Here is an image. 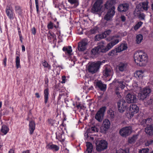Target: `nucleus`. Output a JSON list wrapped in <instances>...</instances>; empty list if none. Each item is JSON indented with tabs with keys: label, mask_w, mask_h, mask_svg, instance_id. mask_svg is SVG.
Instances as JSON below:
<instances>
[{
	"label": "nucleus",
	"mask_w": 153,
	"mask_h": 153,
	"mask_svg": "<svg viewBox=\"0 0 153 153\" xmlns=\"http://www.w3.org/2000/svg\"><path fill=\"white\" fill-rule=\"evenodd\" d=\"M137 135H134L131 137L129 138L128 142L131 144L134 143L137 139Z\"/></svg>",
	"instance_id": "nucleus-31"
},
{
	"label": "nucleus",
	"mask_w": 153,
	"mask_h": 153,
	"mask_svg": "<svg viewBox=\"0 0 153 153\" xmlns=\"http://www.w3.org/2000/svg\"><path fill=\"white\" fill-rule=\"evenodd\" d=\"M111 30H108L105 31L104 32L102 33L104 38H105L107 36L110 35L111 32Z\"/></svg>",
	"instance_id": "nucleus-41"
},
{
	"label": "nucleus",
	"mask_w": 153,
	"mask_h": 153,
	"mask_svg": "<svg viewBox=\"0 0 153 153\" xmlns=\"http://www.w3.org/2000/svg\"><path fill=\"white\" fill-rule=\"evenodd\" d=\"M54 120H53L51 119H49L48 120L49 123L51 124L52 126H53V124L54 123Z\"/></svg>",
	"instance_id": "nucleus-54"
},
{
	"label": "nucleus",
	"mask_w": 153,
	"mask_h": 153,
	"mask_svg": "<svg viewBox=\"0 0 153 153\" xmlns=\"http://www.w3.org/2000/svg\"><path fill=\"white\" fill-rule=\"evenodd\" d=\"M35 122L33 121H30L29 122V130L30 133V134H32L35 129Z\"/></svg>",
	"instance_id": "nucleus-18"
},
{
	"label": "nucleus",
	"mask_w": 153,
	"mask_h": 153,
	"mask_svg": "<svg viewBox=\"0 0 153 153\" xmlns=\"http://www.w3.org/2000/svg\"><path fill=\"white\" fill-rule=\"evenodd\" d=\"M137 16L141 20H143L144 19L145 16L143 13H140Z\"/></svg>",
	"instance_id": "nucleus-52"
},
{
	"label": "nucleus",
	"mask_w": 153,
	"mask_h": 153,
	"mask_svg": "<svg viewBox=\"0 0 153 153\" xmlns=\"http://www.w3.org/2000/svg\"><path fill=\"white\" fill-rule=\"evenodd\" d=\"M115 0H108L105 5V8L108 9L104 19L107 21L110 20L115 14Z\"/></svg>",
	"instance_id": "nucleus-2"
},
{
	"label": "nucleus",
	"mask_w": 153,
	"mask_h": 153,
	"mask_svg": "<svg viewBox=\"0 0 153 153\" xmlns=\"http://www.w3.org/2000/svg\"><path fill=\"white\" fill-rule=\"evenodd\" d=\"M132 130V128L130 126L124 127L120 130L119 133L121 136L126 137L130 135Z\"/></svg>",
	"instance_id": "nucleus-8"
},
{
	"label": "nucleus",
	"mask_w": 153,
	"mask_h": 153,
	"mask_svg": "<svg viewBox=\"0 0 153 153\" xmlns=\"http://www.w3.org/2000/svg\"><path fill=\"white\" fill-rule=\"evenodd\" d=\"M117 83L118 84V86L120 87L121 89H124L125 87V83L123 80L120 81H117Z\"/></svg>",
	"instance_id": "nucleus-34"
},
{
	"label": "nucleus",
	"mask_w": 153,
	"mask_h": 153,
	"mask_svg": "<svg viewBox=\"0 0 153 153\" xmlns=\"http://www.w3.org/2000/svg\"><path fill=\"white\" fill-rule=\"evenodd\" d=\"M6 61H7V58L6 57H5V58L3 60V63L4 64V66L5 67L6 66Z\"/></svg>",
	"instance_id": "nucleus-58"
},
{
	"label": "nucleus",
	"mask_w": 153,
	"mask_h": 153,
	"mask_svg": "<svg viewBox=\"0 0 153 153\" xmlns=\"http://www.w3.org/2000/svg\"><path fill=\"white\" fill-rule=\"evenodd\" d=\"M31 30L32 33L33 35H35L36 34V30L35 28L34 27H33L32 29Z\"/></svg>",
	"instance_id": "nucleus-55"
},
{
	"label": "nucleus",
	"mask_w": 153,
	"mask_h": 153,
	"mask_svg": "<svg viewBox=\"0 0 153 153\" xmlns=\"http://www.w3.org/2000/svg\"><path fill=\"white\" fill-rule=\"evenodd\" d=\"M141 4L142 8L145 10H147L148 8V2H144L142 3H140Z\"/></svg>",
	"instance_id": "nucleus-38"
},
{
	"label": "nucleus",
	"mask_w": 153,
	"mask_h": 153,
	"mask_svg": "<svg viewBox=\"0 0 153 153\" xmlns=\"http://www.w3.org/2000/svg\"><path fill=\"white\" fill-rule=\"evenodd\" d=\"M103 75L107 77L112 75L113 71L112 69L109 67H106L103 72Z\"/></svg>",
	"instance_id": "nucleus-16"
},
{
	"label": "nucleus",
	"mask_w": 153,
	"mask_h": 153,
	"mask_svg": "<svg viewBox=\"0 0 153 153\" xmlns=\"http://www.w3.org/2000/svg\"><path fill=\"white\" fill-rule=\"evenodd\" d=\"M129 8L128 4L125 3L120 4L118 7L117 9L118 11L120 12H124L127 11Z\"/></svg>",
	"instance_id": "nucleus-14"
},
{
	"label": "nucleus",
	"mask_w": 153,
	"mask_h": 153,
	"mask_svg": "<svg viewBox=\"0 0 153 153\" xmlns=\"http://www.w3.org/2000/svg\"><path fill=\"white\" fill-rule=\"evenodd\" d=\"M42 65L45 67L48 68L49 69H51V66L46 61H45L44 62H43L42 63Z\"/></svg>",
	"instance_id": "nucleus-45"
},
{
	"label": "nucleus",
	"mask_w": 153,
	"mask_h": 153,
	"mask_svg": "<svg viewBox=\"0 0 153 153\" xmlns=\"http://www.w3.org/2000/svg\"><path fill=\"white\" fill-rule=\"evenodd\" d=\"M47 27L48 29H52L53 27V23L50 22L48 24Z\"/></svg>",
	"instance_id": "nucleus-47"
},
{
	"label": "nucleus",
	"mask_w": 153,
	"mask_h": 153,
	"mask_svg": "<svg viewBox=\"0 0 153 153\" xmlns=\"http://www.w3.org/2000/svg\"><path fill=\"white\" fill-rule=\"evenodd\" d=\"M98 129L95 126L92 127L91 128L88 129L87 132L93 133L94 132H98Z\"/></svg>",
	"instance_id": "nucleus-37"
},
{
	"label": "nucleus",
	"mask_w": 153,
	"mask_h": 153,
	"mask_svg": "<svg viewBox=\"0 0 153 153\" xmlns=\"http://www.w3.org/2000/svg\"><path fill=\"white\" fill-rule=\"evenodd\" d=\"M19 37H20V40L21 42L22 43V39H23V38H22V35L21 34H19Z\"/></svg>",
	"instance_id": "nucleus-62"
},
{
	"label": "nucleus",
	"mask_w": 153,
	"mask_h": 153,
	"mask_svg": "<svg viewBox=\"0 0 153 153\" xmlns=\"http://www.w3.org/2000/svg\"><path fill=\"white\" fill-rule=\"evenodd\" d=\"M105 44L104 41H101L98 44L97 47L93 49L91 52L92 54L96 55H98L100 52L105 53L107 50L105 46Z\"/></svg>",
	"instance_id": "nucleus-4"
},
{
	"label": "nucleus",
	"mask_w": 153,
	"mask_h": 153,
	"mask_svg": "<svg viewBox=\"0 0 153 153\" xmlns=\"http://www.w3.org/2000/svg\"><path fill=\"white\" fill-rule=\"evenodd\" d=\"M108 144V143L105 140H98L96 143V149L99 152L103 151L107 148Z\"/></svg>",
	"instance_id": "nucleus-6"
},
{
	"label": "nucleus",
	"mask_w": 153,
	"mask_h": 153,
	"mask_svg": "<svg viewBox=\"0 0 153 153\" xmlns=\"http://www.w3.org/2000/svg\"><path fill=\"white\" fill-rule=\"evenodd\" d=\"M102 62L98 61L91 63L88 66L89 72L93 74L96 73L99 70Z\"/></svg>",
	"instance_id": "nucleus-3"
},
{
	"label": "nucleus",
	"mask_w": 153,
	"mask_h": 153,
	"mask_svg": "<svg viewBox=\"0 0 153 153\" xmlns=\"http://www.w3.org/2000/svg\"><path fill=\"white\" fill-rule=\"evenodd\" d=\"M143 76V72L142 70L137 71L134 74V76L137 78H142Z\"/></svg>",
	"instance_id": "nucleus-26"
},
{
	"label": "nucleus",
	"mask_w": 153,
	"mask_h": 153,
	"mask_svg": "<svg viewBox=\"0 0 153 153\" xmlns=\"http://www.w3.org/2000/svg\"><path fill=\"white\" fill-rule=\"evenodd\" d=\"M66 78V77L65 76H62V83H64L65 82V79Z\"/></svg>",
	"instance_id": "nucleus-57"
},
{
	"label": "nucleus",
	"mask_w": 153,
	"mask_h": 153,
	"mask_svg": "<svg viewBox=\"0 0 153 153\" xmlns=\"http://www.w3.org/2000/svg\"><path fill=\"white\" fill-rule=\"evenodd\" d=\"M109 114L110 116V117L111 120H113L114 117V115L113 111H111L109 113Z\"/></svg>",
	"instance_id": "nucleus-46"
},
{
	"label": "nucleus",
	"mask_w": 153,
	"mask_h": 153,
	"mask_svg": "<svg viewBox=\"0 0 153 153\" xmlns=\"http://www.w3.org/2000/svg\"><path fill=\"white\" fill-rule=\"evenodd\" d=\"M142 92L147 97H148L149 96V94L151 92V89L149 88L146 87L144 88Z\"/></svg>",
	"instance_id": "nucleus-29"
},
{
	"label": "nucleus",
	"mask_w": 153,
	"mask_h": 153,
	"mask_svg": "<svg viewBox=\"0 0 153 153\" xmlns=\"http://www.w3.org/2000/svg\"><path fill=\"white\" fill-rule=\"evenodd\" d=\"M126 98V102L128 103L136 102L137 101L136 95L133 93H128Z\"/></svg>",
	"instance_id": "nucleus-10"
},
{
	"label": "nucleus",
	"mask_w": 153,
	"mask_h": 153,
	"mask_svg": "<svg viewBox=\"0 0 153 153\" xmlns=\"http://www.w3.org/2000/svg\"><path fill=\"white\" fill-rule=\"evenodd\" d=\"M9 128L8 127L5 125H3L2 127L1 131L4 134H6L8 131Z\"/></svg>",
	"instance_id": "nucleus-35"
},
{
	"label": "nucleus",
	"mask_w": 153,
	"mask_h": 153,
	"mask_svg": "<svg viewBox=\"0 0 153 153\" xmlns=\"http://www.w3.org/2000/svg\"><path fill=\"white\" fill-rule=\"evenodd\" d=\"M117 103L118 111L120 113L123 112L126 110L127 104L125 100L121 99Z\"/></svg>",
	"instance_id": "nucleus-11"
},
{
	"label": "nucleus",
	"mask_w": 153,
	"mask_h": 153,
	"mask_svg": "<svg viewBox=\"0 0 153 153\" xmlns=\"http://www.w3.org/2000/svg\"><path fill=\"white\" fill-rule=\"evenodd\" d=\"M62 50L66 53H67L69 55L72 52L71 47L70 46H69L68 47H64L63 48Z\"/></svg>",
	"instance_id": "nucleus-28"
},
{
	"label": "nucleus",
	"mask_w": 153,
	"mask_h": 153,
	"mask_svg": "<svg viewBox=\"0 0 153 153\" xmlns=\"http://www.w3.org/2000/svg\"><path fill=\"white\" fill-rule=\"evenodd\" d=\"M99 28L97 27H95L92 28L90 30V33L91 34H95L99 32Z\"/></svg>",
	"instance_id": "nucleus-33"
},
{
	"label": "nucleus",
	"mask_w": 153,
	"mask_h": 153,
	"mask_svg": "<svg viewBox=\"0 0 153 153\" xmlns=\"http://www.w3.org/2000/svg\"><path fill=\"white\" fill-rule=\"evenodd\" d=\"M106 107L103 106L100 108L96 114L95 118L99 122H101L103 119L104 113Z\"/></svg>",
	"instance_id": "nucleus-7"
},
{
	"label": "nucleus",
	"mask_w": 153,
	"mask_h": 153,
	"mask_svg": "<svg viewBox=\"0 0 153 153\" xmlns=\"http://www.w3.org/2000/svg\"><path fill=\"white\" fill-rule=\"evenodd\" d=\"M20 58L19 56H17L16 58V67L17 68H18L20 67Z\"/></svg>",
	"instance_id": "nucleus-40"
},
{
	"label": "nucleus",
	"mask_w": 153,
	"mask_h": 153,
	"mask_svg": "<svg viewBox=\"0 0 153 153\" xmlns=\"http://www.w3.org/2000/svg\"><path fill=\"white\" fill-rule=\"evenodd\" d=\"M104 38L102 34L97 35L95 36V39L96 41H99L100 39Z\"/></svg>",
	"instance_id": "nucleus-43"
},
{
	"label": "nucleus",
	"mask_w": 153,
	"mask_h": 153,
	"mask_svg": "<svg viewBox=\"0 0 153 153\" xmlns=\"http://www.w3.org/2000/svg\"><path fill=\"white\" fill-rule=\"evenodd\" d=\"M142 10L141 4H139L136 6V8L134 12V15L135 16H138L140 14L141 11Z\"/></svg>",
	"instance_id": "nucleus-19"
},
{
	"label": "nucleus",
	"mask_w": 153,
	"mask_h": 153,
	"mask_svg": "<svg viewBox=\"0 0 153 153\" xmlns=\"http://www.w3.org/2000/svg\"><path fill=\"white\" fill-rule=\"evenodd\" d=\"M134 59L137 65L141 66L145 65L148 60L146 54L142 51L136 52L134 54Z\"/></svg>",
	"instance_id": "nucleus-1"
},
{
	"label": "nucleus",
	"mask_w": 153,
	"mask_h": 153,
	"mask_svg": "<svg viewBox=\"0 0 153 153\" xmlns=\"http://www.w3.org/2000/svg\"><path fill=\"white\" fill-rule=\"evenodd\" d=\"M127 65L126 64L121 62L117 66V68L119 71L123 72L126 70Z\"/></svg>",
	"instance_id": "nucleus-21"
},
{
	"label": "nucleus",
	"mask_w": 153,
	"mask_h": 153,
	"mask_svg": "<svg viewBox=\"0 0 153 153\" xmlns=\"http://www.w3.org/2000/svg\"><path fill=\"white\" fill-rule=\"evenodd\" d=\"M118 50V52H120L122 51L126 50L127 48V44L125 43H122L120 44V46L117 48Z\"/></svg>",
	"instance_id": "nucleus-22"
},
{
	"label": "nucleus",
	"mask_w": 153,
	"mask_h": 153,
	"mask_svg": "<svg viewBox=\"0 0 153 153\" xmlns=\"http://www.w3.org/2000/svg\"><path fill=\"white\" fill-rule=\"evenodd\" d=\"M140 26H139L137 24H136L134 27V29L135 30H137L139 27Z\"/></svg>",
	"instance_id": "nucleus-59"
},
{
	"label": "nucleus",
	"mask_w": 153,
	"mask_h": 153,
	"mask_svg": "<svg viewBox=\"0 0 153 153\" xmlns=\"http://www.w3.org/2000/svg\"><path fill=\"white\" fill-rule=\"evenodd\" d=\"M68 2L71 4H74L76 6L78 5L79 2L78 0H68Z\"/></svg>",
	"instance_id": "nucleus-42"
},
{
	"label": "nucleus",
	"mask_w": 153,
	"mask_h": 153,
	"mask_svg": "<svg viewBox=\"0 0 153 153\" xmlns=\"http://www.w3.org/2000/svg\"><path fill=\"white\" fill-rule=\"evenodd\" d=\"M129 148H127L124 149H120L119 151L117 152V153H129Z\"/></svg>",
	"instance_id": "nucleus-36"
},
{
	"label": "nucleus",
	"mask_w": 153,
	"mask_h": 153,
	"mask_svg": "<svg viewBox=\"0 0 153 153\" xmlns=\"http://www.w3.org/2000/svg\"><path fill=\"white\" fill-rule=\"evenodd\" d=\"M149 151L148 148L142 149L139 150V153H148Z\"/></svg>",
	"instance_id": "nucleus-44"
},
{
	"label": "nucleus",
	"mask_w": 153,
	"mask_h": 153,
	"mask_svg": "<svg viewBox=\"0 0 153 153\" xmlns=\"http://www.w3.org/2000/svg\"><path fill=\"white\" fill-rule=\"evenodd\" d=\"M35 3H36V11L37 13H38L39 11V4L38 2V0H35Z\"/></svg>",
	"instance_id": "nucleus-51"
},
{
	"label": "nucleus",
	"mask_w": 153,
	"mask_h": 153,
	"mask_svg": "<svg viewBox=\"0 0 153 153\" xmlns=\"http://www.w3.org/2000/svg\"><path fill=\"white\" fill-rule=\"evenodd\" d=\"M117 53L118 52V50L117 48H116L110 51L108 53V55L109 56H113L114 55H116Z\"/></svg>",
	"instance_id": "nucleus-32"
},
{
	"label": "nucleus",
	"mask_w": 153,
	"mask_h": 153,
	"mask_svg": "<svg viewBox=\"0 0 153 153\" xmlns=\"http://www.w3.org/2000/svg\"><path fill=\"white\" fill-rule=\"evenodd\" d=\"M15 10L18 13H20L21 12V10L20 7L19 6H16L15 7Z\"/></svg>",
	"instance_id": "nucleus-49"
},
{
	"label": "nucleus",
	"mask_w": 153,
	"mask_h": 153,
	"mask_svg": "<svg viewBox=\"0 0 153 153\" xmlns=\"http://www.w3.org/2000/svg\"><path fill=\"white\" fill-rule=\"evenodd\" d=\"M118 88H116L115 90V93L116 94V95H117V97H118L119 98H120L121 96L120 92L118 91Z\"/></svg>",
	"instance_id": "nucleus-48"
},
{
	"label": "nucleus",
	"mask_w": 153,
	"mask_h": 153,
	"mask_svg": "<svg viewBox=\"0 0 153 153\" xmlns=\"http://www.w3.org/2000/svg\"><path fill=\"white\" fill-rule=\"evenodd\" d=\"M8 153H14V151L12 149H11L9 151Z\"/></svg>",
	"instance_id": "nucleus-64"
},
{
	"label": "nucleus",
	"mask_w": 153,
	"mask_h": 153,
	"mask_svg": "<svg viewBox=\"0 0 153 153\" xmlns=\"http://www.w3.org/2000/svg\"><path fill=\"white\" fill-rule=\"evenodd\" d=\"M87 45V42L84 40L78 43V49L80 51H85L86 48V45Z\"/></svg>",
	"instance_id": "nucleus-15"
},
{
	"label": "nucleus",
	"mask_w": 153,
	"mask_h": 153,
	"mask_svg": "<svg viewBox=\"0 0 153 153\" xmlns=\"http://www.w3.org/2000/svg\"><path fill=\"white\" fill-rule=\"evenodd\" d=\"M35 95L36 96V97L37 98H39L40 97L39 94L38 93H36L35 94Z\"/></svg>",
	"instance_id": "nucleus-63"
},
{
	"label": "nucleus",
	"mask_w": 153,
	"mask_h": 153,
	"mask_svg": "<svg viewBox=\"0 0 153 153\" xmlns=\"http://www.w3.org/2000/svg\"><path fill=\"white\" fill-rule=\"evenodd\" d=\"M119 40L117 39V36H113L112 41L105 46L107 51L110 50L114 46L117 44L119 42Z\"/></svg>",
	"instance_id": "nucleus-12"
},
{
	"label": "nucleus",
	"mask_w": 153,
	"mask_h": 153,
	"mask_svg": "<svg viewBox=\"0 0 153 153\" xmlns=\"http://www.w3.org/2000/svg\"><path fill=\"white\" fill-rule=\"evenodd\" d=\"M151 118H148L143 120L142 124L144 126H147L145 128V131L147 134L150 136L153 135V125H149L148 123L151 122Z\"/></svg>",
	"instance_id": "nucleus-5"
},
{
	"label": "nucleus",
	"mask_w": 153,
	"mask_h": 153,
	"mask_svg": "<svg viewBox=\"0 0 153 153\" xmlns=\"http://www.w3.org/2000/svg\"><path fill=\"white\" fill-rule=\"evenodd\" d=\"M110 121L107 119H105L103 121L102 125L100 127V132L104 134L106 133L110 128Z\"/></svg>",
	"instance_id": "nucleus-9"
},
{
	"label": "nucleus",
	"mask_w": 153,
	"mask_h": 153,
	"mask_svg": "<svg viewBox=\"0 0 153 153\" xmlns=\"http://www.w3.org/2000/svg\"><path fill=\"white\" fill-rule=\"evenodd\" d=\"M44 94L45 103L46 104L48 98L49 92L48 89H46L44 90Z\"/></svg>",
	"instance_id": "nucleus-27"
},
{
	"label": "nucleus",
	"mask_w": 153,
	"mask_h": 153,
	"mask_svg": "<svg viewBox=\"0 0 153 153\" xmlns=\"http://www.w3.org/2000/svg\"><path fill=\"white\" fill-rule=\"evenodd\" d=\"M153 142V140L148 141L147 143H145V145L146 146H148L149 145L152 144Z\"/></svg>",
	"instance_id": "nucleus-53"
},
{
	"label": "nucleus",
	"mask_w": 153,
	"mask_h": 153,
	"mask_svg": "<svg viewBox=\"0 0 153 153\" xmlns=\"http://www.w3.org/2000/svg\"><path fill=\"white\" fill-rule=\"evenodd\" d=\"M87 149L86 151L88 153H91L93 149V146L92 144L89 142H87L86 143Z\"/></svg>",
	"instance_id": "nucleus-24"
},
{
	"label": "nucleus",
	"mask_w": 153,
	"mask_h": 153,
	"mask_svg": "<svg viewBox=\"0 0 153 153\" xmlns=\"http://www.w3.org/2000/svg\"><path fill=\"white\" fill-rule=\"evenodd\" d=\"M113 38V36L109 37H108L106 38V40L109 41H111Z\"/></svg>",
	"instance_id": "nucleus-56"
},
{
	"label": "nucleus",
	"mask_w": 153,
	"mask_h": 153,
	"mask_svg": "<svg viewBox=\"0 0 153 153\" xmlns=\"http://www.w3.org/2000/svg\"><path fill=\"white\" fill-rule=\"evenodd\" d=\"M96 85L101 91H105L106 89V85L104 84L101 81H99L96 82Z\"/></svg>",
	"instance_id": "nucleus-20"
},
{
	"label": "nucleus",
	"mask_w": 153,
	"mask_h": 153,
	"mask_svg": "<svg viewBox=\"0 0 153 153\" xmlns=\"http://www.w3.org/2000/svg\"><path fill=\"white\" fill-rule=\"evenodd\" d=\"M140 26H139L137 24H136L134 27V29L135 30H137L139 27Z\"/></svg>",
	"instance_id": "nucleus-60"
},
{
	"label": "nucleus",
	"mask_w": 153,
	"mask_h": 153,
	"mask_svg": "<svg viewBox=\"0 0 153 153\" xmlns=\"http://www.w3.org/2000/svg\"><path fill=\"white\" fill-rule=\"evenodd\" d=\"M143 23L141 22H139L137 23V24L139 26H140V27L141 26L142 24H143Z\"/></svg>",
	"instance_id": "nucleus-61"
},
{
	"label": "nucleus",
	"mask_w": 153,
	"mask_h": 153,
	"mask_svg": "<svg viewBox=\"0 0 153 153\" xmlns=\"http://www.w3.org/2000/svg\"><path fill=\"white\" fill-rule=\"evenodd\" d=\"M6 12L7 16L10 19H14V14L12 10L10 9H7Z\"/></svg>",
	"instance_id": "nucleus-25"
},
{
	"label": "nucleus",
	"mask_w": 153,
	"mask_h": 153,
	"mask_svg": "<svg viewBox=\"0 0 153 153\" xmlns=\"http://www.w3.org/2000/svg\"><path fill=\"white\" fill-rule=\"evenodd\" d=\"M147 97L144 94L143 92H141L138 95V98L140 100H144Z\"/></svg>",
	"instance_id": "nucleus-39"
},
{
	"label": "nucleus",
	"mask_w": 153,
	"mask_h": 153,
	"mask_svg": "<svg viewBox=\"0 0 153 153\" xmlns=\"http://www.w3.org/2000/svg\"><path fill=\"white\" fill-rule=\"evenodd\" d=\"M102 2L101 0H98L94 3L91 9L92 12L95 13L100 11L101 8Z\"/></svg>",
	"instance_id": "nucleus-13"
},
{
	"label": "nucleus",
	"mask_w": 153,
	"mask_h": 153,
	"mask_svg": "<svg viewBox=\"0 0 153 153\" xmlns=\"http://www.w3.org/2000/svg\"><path fill=\"white\" fill-rule=\"evenodd\" d=\"M46 148L50 149H54L56 151H57L59 149V147L55 145L51 144H48L46 146Z\"/></svg>",
	"instance_id": "nucleus-23"
},
{
	"label": "nucleus",
	"mask_w": 153,
	"mask_h": 153,
	"mask_svg": "<svg viewBox=\"0 0 153 153\" xmlns=\"http://www.w3.org/2000/svg\"><path fill=\"white\" fill-rule=\"evenodd\" d=\"M120 18L121 21L123 22H125L126 19V17L124 15H122Z\"/></svg>",
	"instance_id": "nucleus-50"
},
{
	"label": "nucleus",
	"mask_w": 153,
	"mask_h": 153,
	"mask_svg": "<svg viewBox=\"0 0 153 153\" xmlns=\"http://www.w3.org/2000/svg\"><path fill=\"white\" fill-rule=\"evenodd\" d=\"M129 110L131 114H135L138 112L139 108L136 105L132 104L130 106Z\"/></svg>",
	"instance_id": "nucleus-17"
},
{
	"label": "nucleus",
	"mask_w": 153,
	"mask_h": 153,
	"mask_svg": "<svg viewBox=\"0 0 153 153\" xmlns=\"http://www.w3.org/2000/svg\"><path fill=\"white\" fill-rule=\"evenodd\" d=\"M143 39V36L141 34H139L136 36V42L139 44L140 43Z\"/></svg>",
	"instance_id": "nucleus-30"
}]
</instances>
